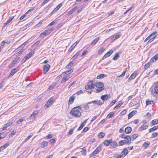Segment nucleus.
I'll list each match as a JSON object with an SVG mask.
<instances>
[{
	"mask_svg": "<svg viewBox=\"0 0 158 158\" xmlns=\"http://www.w3.org/2000/svg\"><path fill=\"white\" fill-rule=\"evenodd\" d=\"M81 107L80 106H76L72 109L70 112V114L74 117H79L81 114L80 112Z\"/></svg>",
	"mask_w": 158,
	"mask_h": 158,
	"instance_id": "1",
	"label": "nucleus"
},
{
	"mask_svg": "<svg viewBox=\"0 0 158 158\" xmlns=\"http://www.w3.org/2000/svg\"><path fill=\"white\" fill-rule=\"evenodd\" d=\"M94 88H95L97 93L102 91L104 89V85L101 82H98L94 83Z\"/></svg>",
	"mask_w": 158,
	"mask_h": 158,
	"instance_id": "2",
	"label": "nucleus"
},
{
	"mask_svg": "<svg viewBox=\"0 0 158 158\" xmlns=\"http://www.w3.org/2000/svg\"><path fill=\"white\" fill-rule=\"evenodd\" d=\"M101 146H99L90 155V157H93L96 154H97L101 150Z\"/></svg>",
	"mask_w": 158,
	"mask_h": 158,
	"instance_id": "3",
	"label": "nucleus"
},
{
	"mask_svg": "<svg viewBox=\"0 0 158 158\" xmlns=\"http://www.w3.org/2000/svg\"><path fill=\"white\" fill-rule=\"evenodd\" d=\"M94 83L90 81L88 82V84L85 86V88L86 89H92L94 88Z\"/></svg>",
	"mask_w": 158,
	"mask_h": 158,
	"instance_id": "4",
	"label": "nucleus"
},
{
	"mask_svg": "<svg viewBox=\"0 0 158 158\" xmlns=\"http://www.w3.org/2000/svg\"><path fill=\"white\" fill-rule=\"evenodd\" d=\"M19 59V57L16 58L14 60H13L11 63L9 65V68H11L18 62V61Z\"/></svg>",
	"mask_w": 158,
	"mask_h": 158,
	"instance_id": "5",
	"label": "nucleus"
},
{
	"mask_svg": "<svg viewBox=\"0 0 158 158\" xmlns=\"http://www.w3.org/2000/svg\"><path fill=\"white\" fill-rule=\"evenodd\" d=\"M53 98H50L46 104L45 105V107L46 108H48L50 107L53 102Z\"/></svg>",
	"mask_w": 158,
	"mask_h": 158,
	"instance_id": "6",
	"label": "nucleus"
},
{
	"mask_svg": "<svg viewBox=\"0 0 158 158\" xmlns=\"http://www.w3.org/2000/svg\"><path fill=\"white\" fill-rule=\"evenodd\" d=\"M34 52H30L26 56L24 57V59H25V60H22V63H23L24 62H25L26 60H27L29 58L31 57L34 54Z\"/></svg>",
	"mask_w": 158,
	"mask_h": 158,
	"instance_id": "7",
	"label": "nucleus"
},
{
	"mask_svg": "<svg viewBox=\"0 0 158 158\" xmlns=\"http://www.w3.org/2000/svg\"><path fill=\"white\" fill-rule=\"evenodd\" d=\"M19 67H17L16 68L13 69L11 71L10 75L9 76V77H12L16 72L19 70Z\"/></svg>",
	"mask_w": 158,
	"mask_h": 158,
	"instance_id": "8",
	"label": "nucleus"
},
{
	"mask_svg": "<svg viewBox=\"0 0 158 158\" xmlns=\"http://www.w3.org/2000/svg\"><path fill=\"white\" fill-rule=\"evenodd\" d=\"M50 68V65L48 64L45 65L44 66V73L45 74L49 70Z\"/></svg>",
	"mask_w": 158,
	"mask_h": 158,
	"instance_id": "9",
	"label": "nucleus"
},
{
	"mask_svg": "<svg viewBox=\"0 0 158 158\" xmlns=\"http://www.w3.org/2000/svg\"><path fill=\"white\" fill-rule=\"evenodd\" d=\"M94 103V104H97L98 105H101L103 104V102H102L101 101H93L92 102H88V104H90L91 103Z\"/></svg>",
	"mask_w": 158,
	"mask_h": 158,
	"instance_id": "10",
	"label": "nucleus"
},
{
	"mask_svg": "<svg viewBox=\"0 0 158 158\" xmlns=\"http://www.w3.org/2000/svg\"><path fill=\"white\" fill-rule=\"evenodd\" d=\"M113 52V50H110L108 52L106 53L105 55L102 57V59L104 60L105 58L108 57L110 56L111 54Z\"/></svg>",
	"mask_w": 158,
	"mask_h": 158,
	"instance_id": "11",
	"label": "nucleus"
},
{
	"mask_svg": "<svg viewBox=\"0 0 158 158\" xmlns=\"http://www.w3.org/2000/svg\"><path fill=\"white\" fill-rule=\"evenodd\" d=\"M110 95L108 94H105L104 95H102L101 97V99L103 100H107L108 98H110Z\"/></svg>",
	"mask_w": 158,
	"mask_h": 158,
	"instance_id": "12",
	"label": "nucleus"
},
{
	"mask_svg": "<svg viewBox=\"0 0 158 158\" xmlns=\"http://www.w3.org/2000/svg\"><path fill=\"white\" fill-rule=\"evenodd\" d=\"M121 36V35L120 34L117 33L115 35L111 38V40L112 41H114L115 40L119 38Z\"/></svg>",
	"mask_w": 158,
	"mask_h": 158,
	"instance_id": "13",
	"label": "nucleus"
},
{
	"mask_svg": "<svg viewBox=\"0 0 158 158\" xmlns=\"http://www.w3.org/2000/svg\"><path fill=\"white\" fill-rule=\"evenodd\" d=\"M148 124H143L139 128V131H142L147 129L148 127Z\"/></svg>",
	"mask_w": 158,
	"mask_h": 158,
	"instance_id": "14",
	"label": "nucleus"
},
{
	"mask_svg": "<svg viewBox=\"0 0 158 158\" xmlns=\"http://www.w3.org/2000/svg\"><path fill=\"white\" fill-rule=\"evenodd\" d=\"M112 141V139H110L109 140H106L104 141L103 144L105 145L108 146L110 144Z\"/></svg>",
	"mask_w": 158,
	"mask_h": 158,
	"instance_id": "15",
	"label": "nucleus"
},
{
	"mask_svg": "<svg viewBox=\"0 0 158 158\" xmlns=\"http://www.w3.org/2000/svg\"><path fill=\"white\" fill-rule=\"evenodd\" d=\"M137 75L136 71H135L129 77V80H132L135 78Z\"/></svg>",
	"mask_w": 158,
	"mask_h": 158,
	"instance_id": "16",
	"label": "nucleus"
},
{
	"mask_svg": "<svg viewBox=\"0 0 158 158\" xmlns=\"http://www.w3.org/2000/svg\"><path fill=\"white\" fill-rule=\"evenodd\" d=\"M86 121L87 120H85V121H84V122H83L81 123V125L77 129L78 131H80L81 130L83 127L85 126Z\"/></svg>",
	"mask_w": 158,
	"mask_h": 158,
	"instance_id": "17",
	"label": "nucleus"
},
{
	"mask_svg": "<svg viewBox=\"0 0 158 158\" xmlns=\"http://www.w3.org/2000/svg\"><path fill=\"white\" fill-rule=\"evenodd\" d=\"M12 124V123L11 122H9L6 124H5L3 127L2 128V130H4L5 129H6L7 128V127L11 125Z\"/></svg>",
	"mask_w": 158,
	"mask_h": 158,
	"instance_id": "18",
	"label": "nucleus"
},
{
	"mask_svg": "<svg viewBox=\"0 0 158 158\" xmlns=\"http://www.w3.org/2000/svg\"><path fill=\"white\" fill-rule=\"evenodd\" d=\"M99 37H97L93 41L91 42V45L92 46H94L96 43L99 40Z\"/></svg>",
	"mask_w": 158,
	"mask_h": 158,
	"instance_id": "19",
	"label": "nucleus"
},
{
	"mask_svg": "<svg viewBox=\"0 0 158 158\" xmlns=\"http://www.w3.org/2000/svg\"><path fill=\"white\" fill-rule=\"evenodd\" d=\"M14 17H10L9 18V19L4 24V26H6L13 19Z\"/></svg>",
	"mask_w": 158,
	"mask_h": 158,
	"instance_id": "20",
	"label": "nucleus"
},
{
	"mask_svg": "<svg viewBox=\"0 0 158 158\" xmlns=\"http://www.w3.org/2000/svg\"><path fill=\"white\" fill-rule=\"evenodd\" d=\"M75 98V97L73 96L70 97L69 101V104H72Z\"/></svg>",
	"mask_w": 158,
	"mask_h": 158,
	"instance_id": "21",
	"label": "nucleus"
},
{
	"mask_svg": "<svg viewBox=\"0 0 158 158\" xmlns=\"http://www.w3.org/2000/svg\"><path fill=\"white\" fill-rule=\"evenodd\" d=\"M73 71V70L70 69L69 70L63 72L62 74L64 75H65L66 74H69L71 73Z\"/></svg>",
	"mask_w": 158,
	"mask_h": 158,
	"instance_id": "22",
	"label": "nucleus"
},
{
	"mask_svg": "<svg viewBox=\"0 0 158 158\" xmlns=\"http://www.w3.org/2000/svg\"><path fill=\"white\" fill-rule=\"evenodd\" d=\"M128 152L127 149H124L121 152V154L123 155V156H125L127 155Z\"/></svg>",
	"mask_w": 158,
	"mask_h": 158,
	"instance_id": "23",
	"label": "nucleus"
},
{
	"mask_svg": "<svg viewBox=\"0 0 158 158\" xmlns=\"http://www.w3.org/2000/svg\"><path fill=\"white\" fill-rule=\"evenodd\" d=\"M69 78L70 77H69L68 76H65V77H63V78L61 80V82L62 83H63V82H65L66 81L68 80L69 79Z\"/></svg>",
	"mask_w": 158,
	"mask_h": 158,
	"instance_id": "24",
	"label": "nucleus"
},
{
	"mask_svg": "<svg viewBox=\"0 0 158 158\" xmlns=\"http://www.w3.org/2000/svg\"><path fill=\"white\" fill-rule=\"evenodd\" d=\"M128 142V141H127L126 140H121L120 141L118 142V144L119 145H122L124 144H126Z\"/></svg>",
	"mask_w": 158,
	"mask_h": 158,
	"instance_id": "25",
	"label": "nucleus"
},
{
	"mask_svg": "<svg viewBox=\"0 0 158 158\" xmlns=\"http://www.w3.org/2000/svg\"><path fill=\"white\" fill-rule=\"evenodd\" d=\"M53 29H48L45 30L44 32L46 33V35H48L53 31Z\"/></svg>",
	"mask_w": 158,
	"mask_h": 158,
	"instance_id": "26",
	"label": "nucleus"
},
{
	"mask_svg": "<svg viewBox=\"0 0 158 158\" xmlns=\"http://www.w3.org/2000/svg\"><path fill=\"white\" fill-rule=\"evenodd\" d=\"M114 112H110L107 115L106 118H109L112 117H113V116H114Z\"/></svg>",
	"mask_w": 158,
	"mask_h": 158,
	"instance_id": "27",
	"label": "nucleus"
},
{
	"mask_svg": "<svg viewBox=\"0 0 158 158\" xmlns=\"http://www.w3.org/2000/svg\"><path fill=\"white\" fill-rule=\"evenodd\" d=\"M137 112L136 111H131L129 114V118H131L132 116L134 115L135 114V113Z\"/></svg>",
	"mask_w": 158,
	"mask_h": 158,
	"instance_id": "28",
	"label": "nucleus"
},
{
	"mask_svg": "<svg viewBox=\"0 0 158 158\" xmlns=\"http://www.w3.org/2000/svg\"><path fill=\"white\" fill-rule=\"evenodd\" d=\"M110 145L113 148H115L118 145V144L115 141L112 142H112L111 143Z\"/></svg>",
	"mask_w": 158,
	"mask_h": 158,
	"instance_id": "29",
	"label": "nucleus"
},
{
	"mask_svg": "<svg viewBox=\"0 0 158 158\" xmlns=\"http://www.w3.org/2000/svg\"><path fill=\"white\" fill-rule=\"evenodd\" d=\"M152 125H154L158 123V120L157 119H154L151 122Z\"/></svg>",
	"mask_w": 158,
	"mask_h": 158,
	"instance_id": "30",
	"label": "nucleus"
},
{
	"mask_svg": "<svg viewBox=\"0 0 158 158\" xmlns=\"http://www.w3.org/2000/svg\"><path fill=\"white\" fill-rule=\"evenodd\" d=\"M154 93L156 94H158V85H156L154 88Z\"/></svg>",
	"mask_w": 158,
	"mask_h": 158,
	"instance_id": "31",
	"label": "nucleus"
},
{
	"mask_svg": "<svg viewBox=\"0 0 158 158\" xmlns=\"http://www.w3.org/2000/svg\"><path fill=\"white\" fill-rule=\"evenodd\" d=\"M73 63L72 62H70L66 67L67 69H70L73 66Z\"/></svg>",
	"mask_w": 158,
	"mask_h": 158,
	"instance_id": "32",
	"label": "nucleus"
},
{
	"mask_svg": "<svg viewBox=\"0 0 158 158\" xmlns=\"http://www.w3.org/2000/svg\"><path fill=\"white\" fill-rule=\"evenodd\" d=\"M48 145V143L46 141H44L41 143V147L44 148L45 146H47Z\"/></svg>",
	"mask_w": 158,
	"mask_h": 158,
	"instance_id": "33",
	"label": "nucleus"
},
{
	"mask_svg": "<svg viewBox=\"0 0 158 158\" xmlns=\"http://www.w3.org/2000/svg\"><path fill=\"white\" fill-rule=\"evenodd\" d=\"M158 126H154L152 128H150L149 130V132H152L154 131H155L158 129Z\"/></svg>",
	"mask_w": 158,
	"mask_h": 158,
	"instance_id": "34",
	"label": "nucleus"
},
{
	"mask_svg": "<svg viewBox=\"0 0 158 158\" xmlns=\"http://www.w3.org/2000/svg\"><path fill=\"white\" fill-rule=\"evenodd\" d=\"M38 111H34L33 114L31 115V118H35V115H36L38 114Z\"/></svg>",
	"mask_w": 158,
	"mask_h": 158,
	"instance_id": "35",
	"label": "nucleus"
},
{
	"mask_svg": "<svg viewBox=\"0 0 158 158\" xmlns=\"http://www.w3.org/2000/svg\"><path fill=\"white\" fill-rule=\"evenodd\" d=\"M105 49L103 48H101L99 49L98 51V54H101L104 51Z\"/></svg>",
	"mask_w": 158,
	"mask_h": 158,
	"instance_id": "36",
	"label": "nucleus"
},
{
	"mask_svg": "<svg viewBox=\"0 0 158 158\" xmlns=\"http://www.w3.org/2000/svg\"><path fill=\"white\" fill-rule=\"evenodd\" d=\"M56 84L55 83H53L52 85H51L49 88L48 89L49 90H51L54 87H55Z\"/></svg>",
	"mask_w": 158,
	"mask_h": 158,
	"instance_id": "37",
	"label": "nucleus"
},
{
	"mask_svg": "<svg viewBox=\"0 0 158 158\" xmlns=\"http://www.w3.org/2000/svg\"><path fill=\"white\" fill-rule=\"evenodd\" d=\"M86 150L85 148L84 147L81 149V152L83 153L82 154L83 155L85 156L86 155Z\"/></svg>",
	"mask_w": 158,
	"mask_h": 158,
	"instance_id": "38",
	"label": "nucleus"
},
{
	"mask_svg": "<svg viewBox=\"0 0 158 158\" xmlns=\"http://www.w3.org/2000/svg\"><path fill=\"white\" fill-rule=\"evenodd\" d=\"M119 57V54L118 53H116L113 58L114 60H116Z\"/></svg>",
	"mask_w": 158,
	"mask_h": 158,
	"instance_id": "39",
	"label": "nucleus"
},
{
	"mask_svg": "<svg viewBox=\"0 0 158 158\" xmlns=\"http://www.w3.org/2000/svg\"><path fill=\"white\" fill-rule=\"evenodd\" d=\"M153 102L152 101H149L148 100H146V103L147 105H149L153 103Z\"/></svg>",
	"mask_w": 158,
	"mask_h": 158,
	"instance_id": "40",
	"label": "nucleus"
},
{
	"mask_svg": "<svg viewBox=\"0 0 158 158\" xmlns=\"http://www.w3.org/2000/svg\"><path fill=\"white\" fill-rule=\"evenodd\" d=\"M76 10V8H73L70 10L68 12L69 14L71 15L72 14L73 12H74Z\"/></svg>",
	"mask_w": 158,
	"mask_h": 158,
	"instance_id": "41",
	"label": "nucleus"
},
{
	"mask_svg": "<svg viewBox=\"0 0 158 158\" xmlns=\"http://www.w3.org/2000/svg\"><path fill=\"white\" fill-rule=\"evenodd\" d=\"M105 135V134L103 132H100L98 135V136L100 138H102Z\"/></svg>",
	"mask_w": 158,
	"mask_h": 158,
	"instance_id": "42",
	"label": "nucleus"
},
{
	"mask_svg": "<svg viewBox=\"0 0 158 158\" xmlns=\"http://www.w3.org/2000/svg\"><path fill=\"white\" fill-rule=\"evenodd\" d=\"M47 35H46V33L44 31L42 32L40 35V37H44L45 36H46Z\"/></svg>",
	"mask_w": 158,
	"mask_h": 158,
	"instance_id": "43",
	"label": "nucleus"
},
{
	"mask_svg": "<svg viewBox=\"0 0 158 158\" xmlns=\"http://www.w3.org/2000/svg\"><path fill=\"white\" fill-rule=\"evenodd\" d=\"M105 77V75L104 74H101L100 75L97 76V79H100L103 78Z\"/></svg>",
	"mask_w": 158,
	"mask_h": 158,
	"instance_id": "44",
	"label": "nucleus"
},
{
	"mask_svg": "<svg viewBox=\"0 0 158 158\" xmlns=\"http://www.w3.org/2000/svg\"><path fill=\"white\" fill-rule=\"evenodd\" d=\"M75 44H73L70 47V48L69 49V51L70 52L71 51H72L73 49L75 48V47L76 46H75Z\"/></svg>",
	"mask_w": 158,
	"mask_h": 158,
	"instance_id": "45",
	"label": "nucleus"
},
{
	"mask_svg": "<svg viewBox=\"0 0 158 158\" xmlns=\"http://www.w3.org/2000/svg\"><path fill=\"white\" fill-rule=\"evenodd\" d=\"M16 131H15V130L11 132V133L9 135V137H10L12 136L13 135H14L15 134V133H16Z\"/></svg>",
	"mask_w": 158,
	"mask_h": 158,
	"instance_id": "46",
	"label": "nucleus"
},
{
	"mask_svg": "<svg viewBox=\"0 0 158 158\" xmlns=\"http://www.w3.org/2000/svg\"><path fill=\"white\" fill-rule=\"evenodd\" d=\"M149 142L146 143L145 142L143 143V146L145 147V148H146L149 146Z\"/></svg>",
	"mask_w": 158,
	"mask_h": 158,
	"instance_id": "47",
	"label": "nucleus"
},
{
	"mask_svg": "<svg viewBox=\"0 0 158 158\" xmlns=\"http://www.w3.org/2000/svg\"><path fill=\"white\" fill-rule=\"evenodd\" d=\"M137 136H138L137 134H133L132 136V140L133 141L135 139L137 138Z\"/></svg>",
	"mask_w": 158,
	"mask_h": 158,
	"instance_id": "48",
	"label": "nucleus"
},
{
	"mask_svg": "<svg viewBox=\"0 0 158 158\" xmlns=\"http://www.w3.org/2000/svg\"><path fill=\"white\" fill-rule=\"evenodd\" d=\"M150 65V64L149 63H147L145 64L144 65V69H148V68L149 67Z\"/></svg>",
	"mask_w": 158,
	"mask_h": 158,
	"instance_id": "49",
	"label": "nucleus"
},
{
	"mask_svg": "<svg viewBox=\"0 0 158 158\" xmlns=\"http://www.w3.org/2000/svg\"><path fill=\"white\" fill-rule=\"evenodd\" d=\"M10 143H6L3 146H2L3 148V149H4L5 148H6L7 147H8Z\"/></svg>",
	"mask_w": 158,
	"mask_h": 158,
	"instance_id": "50",
	"label": "nucleus"
},
{
	"mask_svg": "<svg viewBox=\"0 0 158 158\" xmlns=\"http://www.w3.org/2000/svg\"><path fill=\"white\" fill-rule=\"evenodd\" d=\"M32 135H31L27 137V138L25 139L24 142H27L32 136Z\"/></svg>",
	"mask_w": 158,
	"mask_h": 158,
	"instance_id": "51",
	"label": "nucleus"
},
{
	"mask_svg": "<svg viewBox=\"0 0 158 158\" xmlns=\"http://www.w3.org/2000/svg\"><path fill=\"white\" fill-rule=\"evenodd\" d=\"M156 36H155L153 37L152 38L149 39L148 42V43H150L152 42L155 39Z\"/></svg>",
	"mask_w": 158,
	"mask_h": 158,
	"instance_id": "52",
	"label": "nucleus"
},
{
	"mask_svg": "<svg viewBox=\"0 0 158 158\" xmlns=\"http://www.w3.org/2000/svg\"><path fill=\"white\" fill-rule=\"evenodd\" d=\"M73 129H71L69 130V132L68 135H70L72 134L73 133Z\"/></svg>",
	"mask_w": 158,
	"mask_h": 158,
	"instance_id": "53",
	"label": "nucleus"
},
{
	"mask_svg": "<svg viewBox=\"0 0 158 158\" xmlns=\"http://www.w3.org/2000/svg\"><path fill=\"white\" fill-rule=\"evenodd\" d=\"M157 33L156 31H154L153 32H152L151 34L149 36L148 38H151L152 36L154 35H155Z\"/></svg>",
	"mask_w": 158,
	"mask_h": 158,
	"instance_id": "54",
	"label": "nucleus"
},
{
	"mask_svg": "<svg viewBox=\"0 0 158 158\" xmlns=\"http://www.w3.org/2000/svg\"><path fill=\"white\" fill-rule=\"evenodd\" d=\"M126 71H124V72L120 76L118 77V78L119 79L121 77H123L125 75Z\"/></svg>",
	"mask_w": 158,
	"mask_h": 158,
	"instance_id": "55",
	"label": "nucleus"
},
{
	"mask_svg": "<svg viewBox=\"0 0 158 158\" xmlns=\"http://www.w3.org/2000/svg\"><path fill=\"white\" fill-rule=\"evenodd\" d=\"M122 104V103H118V104H117L114 108V109H117L118 108H119L121 105Z\"/></svg>",
	"mask_w": 158,
	"mask_h": 158,
	"instance_id": "56",
	"label": "nucleus"
},
{
	"mask_svg": "<svg viewBox=\"0 0 158 158\" xmlns=\"http://www.w3.org/2000/svg\"><path fill=\"white\" fill-rule=\"evenodd\" d=\"M27 14H26V13L25 14H24L19 19H20V20H23V19L26 16Z\"/></svg>",
	"mask_w": 158,
	"mask_h": 158,
	"instance_id": "57",
	"label": "nucleus"
},
{
	"mask_svg": "<svg viewBox=\"0 0 158 158\" xmlns=\"http://www.w3.org/2000/svg\"><path fill=\"white\" fill-rule=\"evenodd\" d=\"M50 0H44L42 4V6H43L47 3Z\"/></svg>",
	"mask_w": 158,
	"mask_h": 158,
	"instance_id": "58",
	"label": "nucleus"
},
{
	"mask_svg": "<svg viewBox=\"0 0 158 158\" xmlns=\"http://www.w3.org/2000/svg\"><path fill=\"white\" fill-rule=\"evenodd\" d=\"M151 116V114L149 113H148L145 115V118H149Z\"/></svg>",
	"mask_w": 158,
	"mask_h": 158,
	"instance_id": "59",
	"label": "nucleus"
},
{
	"mask_svg": "<svg viewBox=\"0 0 158 158\" xmlns=\"http://www.w3.org/2000/svg\"><path fill=\"white\" fill-rule=\"evenodd\" d=\"M117 101L115 100H114L113 101H112L110 103V106H112Z\"/></svg>",
	"mask_w": 158,
	"mask_h": 158,
	"instance_id": "60",
	"label": "nucleus"
},
{
	"mask_svg": "<svg viewBox=\"0 0 158 158\" xmlns=\"http://www.w3.org/2000/svg\"><path fill=\"white\" fill-rule=\"evenodd\" d=\"M85 110H87L89 108V106L88 104H86L83 106Z\"/></svg>",
	"mask_w": 158,
	"mask_h": 158,
	"instance_id": "61",
	"label": "nucleus"
},
{
	"mask_svg": "<svg viewBox=\"0 0 158 158\" xmlns=\"http://www.w3.org/2000/svg\"><path fill=\"white\" fill-rule=\"evenodd\" d=\"M123 156V155L122 154H121L119 155L118 156L116 157V158H123V157H124Z\"/></svg>",
	"mask_w": 158,
	"mask_h": 158,
	"instance_id": "62",
	"label": "nucleus"
},
{
	"mask_svg": "<svg viewBox=\"0 0 158 158\" xmlns=\"http://www.w3.org/2000/svg\"><path fill=\"white\" fill-rule=\"evenodd\" d=\"M154 58L156 61L158 59V54L156 55L153 57Z\"/></svg>",
	"mask_w": 158,
	"mask_h": 158,
	"instance_id": "63",
	"label": "nucleus"
},
{
	"mask_svg": "<svg viewBox=\"0 0 158 158\" xmlns=\"http://www.w3.org/2000/svg\"><path fill=\"white\" fill-rule=\"evenodd\" d=\"M126 110H123L121 113V115H123L125 114L126 113Z\"/></svg>",
	"mask_w": 158,
	"mask_h": 158,
	"instance_id": "64",
	"label": "nucleus"
}]
</instances>
